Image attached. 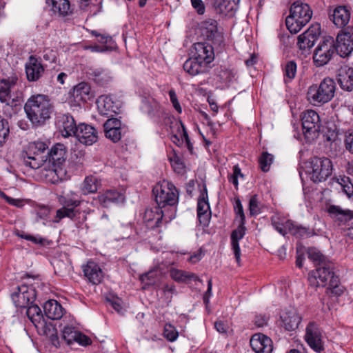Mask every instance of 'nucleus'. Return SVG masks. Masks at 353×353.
Listing matches in <instances>:
<instances>
[{
	"mask_svg": "<svg viewBox=\"0 0 353 353\" xmlns=\"http://www.w3.org/2000/svg\"><path fill=\"white\" fill-rule=\"evenodd\" d=\"M333 264L325 263L308 274V281L311 286L325 287L328 284L327 293L334 296H340L344 292V288L339 283V279L334 275Z\"/></svg>",
	"mask_w": 353,
	"mask_h": 353,
	"instance_id": "1",
	"label": "nucleus"
},
{
	"mask_svg": "<svg viewBox=\"0 0 353 353\" xmlns=\"http://www.w3.org/2000/svg\"><path fill=\"white\" fill-rule=\"evenodd\" d=\"M24 110L27 117L33 125H41L50 118L52 106L47 96L37 94L28 99Z\"/></svg>",
	"mask_w": 353,
	"mask_h": 353,
	"instance_id": "2",
	"label": "nucleus"
},
{
	"mask_svg": "<svg viewBox=\"0 0 353 353\" xmlns=\"http://www.w3.org/2000/svg\"><path fill=\"white\" fill-rule=\"evenodd\" d=\"M155 201L159 208L165 211L176 209L179 201V192L171 182L163 180L155 185L152 190Z\"/></svg>",
	"mask_w": 353,
	"mask_h": 353,
	"instance_id": "3",
	"label": "nucleus"
},
{
	"mask_svg": "<svg viewBox=\"0 0 353 353\" xmlns=\"http://www.w3.org/2000/svg\"><path fill=\"white\" fill-rule=\"evenodd\" d=\"M312 17V10L309 5L297 1L290 7V15L285 19L286 26L291 33L296 34L310 21Z\"/></svg>",
	"mask_w": 353,
	"mask_h": 353,
	"instance_id": "4",
	"label": "nucleus"
},
{
	"mask_svg": "<svg viewBox=\"0 0 353 353\" xmlns=\"http://www.w3.org/2000/svg\"><path fill=\"white\" fill-rule=\"evenodd\" d=\"M336 83L332 78L323 79L319 85L310 86L307 96L308 100L314 103L323 104L331 101L334 97Z\"/></svg>",
	"mask_w": 353,
	"mask_h": 353,
	"instance_id": "5",
	"label": "nucleus"
},
{
	"mask_svg": "<svg viewBox=\"0 0 353 353\" xmlns=\"http://www.w3.org/2000/svg\"><path fill=\"white\" fill-rule=\"evenodd\" d=\"M47 150L48 145L43 141L30 143L21 154L24 164L32 169L41 168L48 159Z\"/></svg>",
	"mask_w": 353,
	"mask_h": 353,
	"instance_id": "6",
	"label": "nucleus"
},
{
	"mask_svg": "<svg viewBox=\"0 0 353 353\" xmlns=\"http://www.w3.org/2000/svg\"><path fill=\"white\" fill-rule=\"evenodd\" d=\"M18 81V78L15 76L0 81V101L7 106L16 108L18 105L22 95Z\"/></svg>",
	"mask_w": 353,
	"mask_h": 353,
	"instance_id": "7",
	"label": "nucleus"
},
{
	"mask_svg": "<svg viewBox=\"0 0 353 353\" xmlns=\"http://www.w3.org/2000/svg\"><path fill=\"white\" fill-rule=\"evenodd\" d=\"M307 172L313 182L324 181L332 174V161L326 157H313L309 161Z\"/></svg>",
	"mask_w": 353,
	"mask_h": 353,
	"instance_id": "8",
	"label": "nucleus"
},
{
	"mask_svg": "<svg viewBox=\"0 0 353 353\" xmlns=\"http://www.w3.org/2000/svg\"><path fill=\"white\" fill-rule=\"evenodd\" d=\"M336 52L335 41L332 37H324L313 54V62L316 67L326 65Z\"/></svg>",
	"mask_w": 353,
	"mask_h": 353,
	"instance_id": "9",
	"label": "nucleus"
},
{
	"mask_svg": "<svg viewBox=\"0 0 353 353\" xmlns=\"http://www.w3.org/2000/svg\"><path fill=\"white\" fill-rule=\"evenodd\" d=\"M49 161L52 162V169L50 170L48 176L57 175V179H62L65 174L63 165L67 157V151L63 144L57 143L54 145L48 152Z\"/></svg>",
	"mask_w": 353,
	"mask_h": 353,
	"instance_id": "10",
	"label": "nucleus"
},
{
	"mask_svg": "<svg viewBox=\"0 0 353 353\" xmlns=\"http://www.w3.org/2000/svg\"><path fill=\"white\" fill-rule=\"evenodd\" d=\"M303 132L307 142H311L319 136L321 121L319 114L314 110H307L301 115Z\"/></svg>",
	"mask_w": 353,
	"mask_h": 353,
	"instance_id": "11",
	"label": "nucleus"
},
{
	"mask_svg": "<svg viewBox=\"0 0 353 353\" xmlns=\"http://www.w3.org/2000/svg\"><path fill=\"white\" fill-rule=\"evenodd\" d=\"M176 210L171 209L170 211H165L161 208L147 209L144 214V221L152 228L159 227L162 221L169 223L175 218Z\"/></svg>",
	"mask_w": 353,
	"mask_h": 353,
	"instance_id": "12",
	"label": "nucleus"
},
{
	"mask_svg": "<svg viewBox=\"0 0 353 353\" xmlns=\"http://www.w3.org/2000/svg\"><path fill=\"white\" fill-rule=\"evenodd\" d=\"M335 48L341 57H347L353 51V26H348L338 34Z\"/></svg>",
	"mask_w": 353,
	"mask_h": 353,
	"instance_id": "13",
	"label": "nucleus"
},
{
	"mask_svg": "<svg viewBox=\"0 0 353 353\" xmlns=\"http://www.w3.org/2000/svg\"><path fill=\"white\" fill-rule=\"evenodd\" d=\"M11 297L16 307L24 308L34 303L36 292L32 286L21 285L17 287V291L12 294Z\"/></svg>",
	"mask_w": 353,
	"mask_h": 353,
	"instance_id": "14",
	"label": "nucleus"
},
{
	"mask_svg": "<svg viewBox=\"0 0 353 353\" xmlns=\"http://www.w3.org/2000/svg\"><path fill=\"white\" fill-rule=\"evenodd\" d=\"M305 339L309 346L316 352L324 350L322 342V332L319 325L310 322L306 327Z\"/></svg>",
	"mask_w": 353,
	"mask_h": 353,
	"instance_id": "15",
	"label": "nucleus"
},
{
	"mask_svg": "<svg viewBox=\"0 0 353 353\" xmlns=\"http://www.w3.org/2000/svg\"><path fill=\"white\" fill-rule=\"evenodd\" d=\"M105 136L113 143L121 140L125 133V127L121 121L116 118L108 119L103 124Z\"/></svg>",
	"mask_w": 353,
	"mask_h": 353,
	"instance_id": "16",
	"label": "nucleus"
},
{
	"mask_svg": "<svg viewBox=\"0 0 353 353\" xmlns=\"http://www.w3.org/2000/svg\"><path fill=\"white\" fill-rule=\"evenodd\" d=\"M321 34L319 24L311 26L306 31L298 37L297 46L300 50L310 49Z\"/></svg>",
	"mask_w": 353,
	"mask_h": 353,
	"instance_id": "17",
	"label": "nucleus"
},
{
	"mask_svg": "<svg viewBox=\"0 0 353 353\" xmlns=\"http://www.w3.org/2000/svg\"><path fill=\"white\" fill-rule=\"evenodd\" d=\"M56 124L64 137L74 136L78 128L74 117L69 114H59Z\"/></svg>",
	"mask_w": 353,
	"mask_h": 353,
	"instance_id": "18",
	"label": "nucleus"
},
{
	"mask_svg": "<svg viewBox=\"0 0 353 353\" xmlns=\"http://www.w3.org/2000/svg\"><path fill=\"white\" fill-rule=\"evenodd\" d=\"M74 137H76L81 143L91 145L97 141L98 132L93 126L80 123Z\"/></svg>",
	"mask_w": 353,
	"mask_h": 353,
	"instance_id": "19",
	"label": "nucleus"
},
{
	"mask_svg": "<svg viewBox=\"0 0 353 353\" xmlns=\"http://www.w3.org/2000/svg\"><path fill=\"white\" fill-rule=\"evenodd\" d=\"M94 97L90 85L85 82H81L75 85L72 93L73 101L79 106L90 101Z\"/></svg>",
	"mask_w": 353,
	"mask_h": 353,
	"instance_id": "20",
	"label": "nucleus"
},
{
	"mask_svg": "<svg viewBox=\"0 0 353 353\" xmlns=\"http://www.w3.org/2000/svg\"><path fill=\"white\" fill-rule=\"evenodd\" d=\"M250 343L256 353H271L273 350L272 339L261 333L254 334L250 339Z\"/></svg>",
	"mask_w": 353,
	"mask_h": 353,
	"instance_id": "21",
	"label": "nucleus"
},
{
	"mask_svg": "<svg viewBox=\"0 0 353 353\" xmlns=\"http://www.w3.org/2000/svg\"><path fill=\"white\" fill-rule=\"evenodd\" d=\"M97 103L101 115L112 117L119 112V105L113 101L110 96L101 95L99 97Z\"/></svg>",
	"mask_w": 353,
	"mask_h": 353,
	"instance_id": "22",
	"label": "nucleus"
},
{
	"mask_svg": "<svg viewBox=\"0 0 353 353\" xmlns=\"http://www.w3.org/2000/svg\"><path fill=\"white\" fill-rule=\"evenodd\" d=\"M194 48L195 50L194 57L200 60V61L209 65L214 60V48L211 44L207 42H198L194 43Z\"/></svg>",
	"mask_w": 353,
	"mask_h": 353,
	"instance_id": "23",
	"label": "nucleus"
},
{
	"mask_svg": "<svg viewBox=\"0 0 353 353\" xmlns=\"http://www.w3.org/2000/svg\"><path fill=\"white\" fill-rule=\"evenodd\" d=\"M103 208H109L112 204L123 203L125 196L123 193L116 190H108L100 193L95 199Z\"/></svg>",
	"mask_w": 353,
	"mask_h": 353,
	"instance_id": "24",
	"label": "nucleus"
},
{
	"mask_svg": "<svg viewBox=\"0 0 353 353\" xmlns=\"http://www.w3.org/2000/svg\"><path fill=\"white\" fill-rule=\"evenodd\" d=\"M26 73L29 81H37L44 73V68L41 61L34 56H30L26 63Z\"/></svg>",
	"mask_w": 353,
	"mask_h": 353,
	"instance_id": "25",
	"label": "nucleus"
},
{
	"mask_svg": "<svg viewBox=\"0 0 353 353\" xmlns=\"http://www.w3.org/2000/svg\"><path fill=\"white\" fill-rule=\"evenodd\" d=\"M83 272L88 281L93 285H97L103 280V273L102 270L97 263L92 261H89L85 265H83Z\"/></svg>",
	"mask_w": 353,
	"mask_h": 353,
	"instance_id": "26",
	"label": "nucleus"
},
{
	"mask_svg": "<svg viewBox=\"0 0 353 353\" xmlns=\"http://www.w3.org/2000/svg\"><path fill=\"white\" fill-rule=\"evenodd\" d=\"M351 12L350 9L345 6L336 7L332 13L330 14V19L338 28L346 26L350 19Z\"/></svg>",
	"mask_w": 353,
	"mask_h": 353,
	"instance_id": "27",
	"label": "nucleus"
},
{
	"mask_svg": "<svg viewBox=\"0 0 353 353\" xmlns=\"http://www.w3.org/2000/svg\"><path fill=\"white\" fill-rule=\"evenodd\" d=\"M245 224V221H239L238 228L233 230L231 234V246L236 261L239 264L241 259V250L239 241L242 239L245 234L246 228Z\"/></svg>",
	"mask_w": 353,
	"mask_h": 353,
	"instance_id": "28",
	"label": "nucleus"
},
{
	"mask_svg": "<svg viewBox=\"0 0 353 353\" xmlns=\"http://www.w3.org/2000/svg\"><path fill=\"white\" fill-rule=\"evenodd\" d=\"M327 212L331 214L338 218L341 221H347L352 219L351 225L345 230V235L353 239V213L349 210H343L338 205H332L328 209Z\"/></svg>",
	"mask_w": 353,
	"mask_h": 353,
	"instance_id": "29",
	"label": "nucleus"
},
{
	"mask_svg": "<svg viewBox=\"0 0 353 353\" xmlns=\"http://www.w3.org/2000/svg\"><path fill=\"white\" fill-rule=\"evenodd\" d=\"M184 70L191 76L206 73L209 70V65L200 61L196 57H190L183 63Z\"/></svg>",
	"mask_w": 353,
	"mask_h": 353,
	"instance_id": "30",
	"label": "nucleus"
},
{
	"mask_svg": "<svg viewBox=\"0 0 353 353\" xmlns=\"http://www.w3.org/2000/svg\"><path fill=\"white\" fill-rule=\"evenodd\" d=\"M338 83L343 90H353V68L347 66L341 68L338 74Z\"/></svg>",
	"mask_w": 353,
	"mask_h": 353,
	"instance_id": "31",
	"label": "nucleus"
},
{
	"mask_svg": "<svg viewBox=\"0 0 353 353\" xmlns=\"http://www.w3.org/2000/svg\"><path fill=\"white\" fill-rule=\"evenodd\" d=\"M201 30L202 35L208 40L213 39L220 40L221 34L218 31L217 21L216 20L209 19L204 21L201 23Z\"/></svg>",
	"mask_w": 353,
	"mask_h": 353,
	"instance_id": "32",
	"label": "nucleus"
},
{
	"mask_svg": "<svg viewBox=\"0 0 353 353\" xmlns=\"http://www.w3.org/2000/svg\"><path fill=\"white\" fill-rule=\"evenodd\" d=\"M51 10L59 17L70 16L73 12V8L69 0H51Z\"/></svg>",
	"mask_w": 353,
	"mask_h": 353,
	"instance_id": "33",
	"label": "nucleus"
},
{
	"mask_svg": "<svg viewBox=\"0 0 353 353\" xmlns=\"http://www.w3.org/2000/svg\"><path fill=\"white\" fill-rule=\"evenodd\" d=\"M283 326L288 331L296 330L301 321V318L295 310H290L281 316Z\"/></svg>",
	"mask_w": 353,
	"mask_h": 353,
	"instance_id": "34",
	"label": "nucleus"
},
{
	"mask_svg": "<svg viewBox=\"0 0 353 353\" xmlns=\"http://www.w3.org/2000/svg\"><path fill=\"white\" fill-rule=\"evenodd\" d=\"M43 311L46 316L52 320L59 319L63 314V307L55 300L46 301L43 305Z\"/></svg>",
	"mask_w": 353,
	"mask_h": 353,
	"instance_id": "35",
	"label": "nucleus"
},
{
	"mask_svg": "<svg viewBox=\"0 0 353 353\" xmlns=\"http://www.w3.org/2000/svg\"><path fill=\"white\" fill-rule=\"evenodd\" d=\"M292 221L281 217L279 215H274L271 217V223L273 228L281 235L285 236L291 232Z\"/></svg>",
	"mask_w": 353,
	"mask_h": 353,
	"instance_id": "36",
	"label": "nucleus"
},
{
	"mask_svg": "<svg viewBox=\"0 0 353 353\" xmlns=\"http://www.w3.org/2000/svg\"><path fill=\"white\" fill-rule=\"evenodd\" d=\"M216 13L232 15L235 9V3L230 0H210Z\"/></svg>",
	"mask_w": 353,
	"mask_h": 353,
	"instance_id": "37",
	"label": "nucleus"
},
{
	"mask_svg": "<svg viewBox=\"0 0 353 353\" xmlns=\"http://www.w3.org/2000/svg\"><path fill=\"white\" fill-rule=\"evenodd\" d=\"M143 110L151 117H159L161 107L159 102L152 97H145L142 100Z\"/></svg>",
	"mask_w": 353,
	"mask_h": 353,
	"instance_id": "38",
	"label": "nucleus"
},
{
	"mask_svg": "<svg viewBox=\"0 0 353 353\" xmlns=\"http://www.w3.org/2000/svg\"><path fill=\"white\" fill-rule=\"evenodd\" d=\"M170 274L171 278L178 283H187L189 281L201 282L196 274L178 269H171Z\"/></svg>",
	"mask_w": 353,
	"mask_h": 353,
	"instance_id": "39",
	"label": "nucleus"
},
{
	"mask_svg": "<svg viewBox=\"0 0 353 353\" xmlns=\"http://www.w3.org/2000/svg\"><path fill=\"white\" fill-rule=\"evenodd\" d=\"M26 309V314L30 321L35 327H39L40 324L43 323V316L40 307L34 303L30 304Z\"/></svg>",
	"mask_w": 353,
	"mask_h": 353,
	"instance_id": "40",
	"label": "nucleus"
},
{
	"mask_svg": "<svg viewBox=\"0 0 353 353\" xmlns=\"http://www.w3.org/2000/svg\"><path fill=\"white\" fill-rule=\"evenodd\" d=\"M99 182L93 176H86L81 185V191L83 194L95 193L98 190Z\"/></svg>",
	"mask_w": 353,
	"mask_h": 353,
	"instance_id": "41",
	"label": "nucleus"
},
{
	"mask_svg": "<svg viewBox=\"0 0 353 353\" xmlns=\"http://www.w3.org/2000/svg\"><path fill=\"white\" fill-rule=\"evenodd\" d=\"M307 256L316 265H321L330 262L319 250L315 248H309L307 251Z\"/></svg>",
	"mask_w": 353,
	"mask_h": 353,
	"instance_id": "42",
	"label": "nucleus"
},
{
	"mask_svg": "<svg viewBox=\"0 0 353 353\" xmlns=\"http://www.w3.org/2000/svg\"><path fill=\"white\" fill-rule=\"evenodd\" d=\"M77 213V210H75L73 208H69L63 205L61 208L57 210L56 217L54 222H59L61 219L68 217L72 219Z\"/></svg>",
	"mask_w": 353,
	"mask_h": 353,
	"instance_id": "43",
	"label": "nucleus"
},
{
	"mask_svg": "<svg viewBox=\"0 0 353 353\" xmlns=\"http://www.w3.org/2000/svg\"><path fill=\"white\" fill-rule=\"evenodd\" d=\"M211 212L210 205L208 201L207 189L204 187V192L201 194V197L199 199L197 203V214Z\"/></svg>",
	"mask_w": 353,
	"mask_h": 353,
	"instance_id": "44",
	"label": "nucleus"
},
{
	"mask_svg": "<svg viewBox=\"0 0 353 353\" xmlns=\"http://www.w3.org/2000/svg\"><path fill=\"white\" fill-rule=\"evenodd\" d=\"M10 133L8 122L0 116V147L7 141Z\"/></svg>",
	"mask_w": 353,
	"mask_h": 353,
	"instance_id": "45",
	"label": "nucleus"
},
{
	"mask_svg": "<svg viewBox=\"0 0 353 353\" xmlns=\"http://www.w3.org/2000/svg\"><path fill=\"white\" fill-rule=\"evenodd\" d=\"M163 334L170 342L175 341L179 336V332L176 327L170 323H166L164 325Z\"/></svg>",
	"mask_w": 353,
	"mask_h": 353,
	"instance_id": "46",
	"label": "nucleus"
},
{
	"mask_svg": "<svg viewBox=\"0 0 353 353\" xmlns=\"http://www.w3.org/2000/svg\"><path fill=\"white\" fill-rule=\"evenodd\" d=\"M290 234L296 237H309L312 235V232L309 228L298 225L292 223V228H291Z\"/></svg>",
	"mask_w": 353,
	"mask_h": 353,
	"instance_id": "47",
	"label": "nucleus"
},
{
	"mask_svg": "<svg viewBox=\"0 0 353 353\" xmlns=\"http://www.w3.org/2000/svg\"><path fill=\"white\" fill-rule=\"evenodd\" d=\"M273 155L267 152H263L259 157V165L262 171L268 172L273 162Z\"/></svg>",
	"mask_w": 353,
	"mask_h": 353,
	"instance_id": "48",
	"label": "nucleus"
},
{
	"mask_svg": "<svg viewBox=\"0 0 353 353\" xmlns=\"http://www.w3.org/2000/svg\"><path fill=\"white\" fill-rule=\"evenodd\" d=\"M92 75L94 77V80L102 85L105 84L110 79L107 72L103 69L94 70L92 72Z\"/></svg>",
	"mask_w": 353,
	"mask_h": 353,
	"instance_id": "49",
	"label": "nucleus"
},
{
	"mask_svg": "<svg viewBox=\"0 0 353 353\" xmlns=\"http://www.w3.org/2000/svg\"><path fill=\"white\" fill-rule=\"evenodd\" d=\"M54 268L56 274L63 276L69 272L70 265L68 262H64L61 260H57L54 262Z\"/></svg>",
	"mask_w": 353,
	"mask_h": 353,
	"instance_id": "50",
	"label": "nucleus"
},
{
	"mask_svg": "<svg viewBox=\"0 0 353 353\" xmlns=\"http://www.w3.org/2000/svg\"><path fill=\"white\" fill-rule=\"evenodd\" d=\"M218 75L223 83H230L234 79L236 72L233 70L221 68Z\"/></svg>",
	"mask_w": 353,
	"mask_h": 353,
	"instance_id": "51",
	"label": "nucleus"
},
{
	"mask_svg": "<svg viewBox=\"0 0 353 353\" xmlns=\"http://www.w3.org/2000/svg\"><path fill=\"white\" fill-rule=\"evenodd\" d=\"M77 330L74 327L65 326L62 330V338L68 343L71 344L75 336H77Z\"/></svg>",
	"mask_w": 353,
	"mask_h": 353,
	"instance_id": "52",
	"label": "nucleus"
},
{
	"mask_svg": "<svg viewBox=\"0 0 353 353\" xmlns=\"http://www.w3.org/2000/svg\"><path fill=\"white\" fill-rule=\"evenodd\" d=\"M296 73V63L294 61H288L285 65L284 76L285 78L291 81L295 77Z\"/></svg>",
	"mask_w": 353,
	"mask_h": 353,
	"instance_id": "53",
	"label": "nucleus"
},
{
	"mask_svg": "<svg viewBox=\"0 0 353 353\" xmlns=\"http://www.w3.org/2000/svg\"><path fill=\"white\" fill-rule=\"evenodd\" d=\"M249 210L250 215L254 216L261 213L260 202L257 195L251 196L249 201Z\"/></svg>",
	"mask_w": 353,
	"mask_h": 353,
	"instance_id": "54",
	"label": "nucleus"
},
{
	"mask_svg": "<svg viewBox=\"0 0 353 353\" xmlns=\"http://www.w3.org/2000/svg\"><path fill=\"white\" fill-rule=\"evenodd\" d=\"M74 194L72 192L70 196L67 195L66 196L63 197V200L61 201L63 205L69 208H73L74 209V208L81 205L83 203V201L77 199L74 197Z\"/></svg>",
	"mask_w": 353,
	"mask_h": 353,
	"instance_id": "55",
	"label": "nucleus"
},
{
	"mask_svg": "<svg viewBox=\"0 0 353 353\" xmlns=\"http://www.w3.org/2000/svg\"><path fill=\"white\" fill-rule=\"evenodd\" d=\"M339 183L341 185L343 188V192L350 198L353 196V184L352 183L349 177L344 176L341 179V182Z\"/></svg>",
	"mask_w": 353,
	"mask_h": 353,
	"instance_id": "56",
	"label": "nucleus"
},
{
	"mask_svg": "<svg viewBox=\"0 0 353 353\" xmlns=\"http://www.w3.org/2000/svg\"><path fill=\"white\" fill-rule=\"evenodd\" d=\"M170 163L174 172L178 174H183L185 171L183 161L177 156L170 159Z\"/></svg>",
	"mask_w": 353,
	"mask_h": 353,
	"instance_id": "57",
	"label": "nucleus"
},
{
	"mask_svg": "<svg viewBox=\"0 0 353 353\" xmlns=\"http://www.w3.org/2000/svg\"><path fill=\"white\" fill-rule=\"evenodd\" d=\"M243 178L244 175L241 172V168L239 165H235L233 166V173L228 177V180L231 182L235 188L237 189L239 185L238 178Z\"/></svg>",
	"mask_w": 353,
	"mask_h": 353,
	"instance_id": "58",
	"label": "nucleus"
},
{
	"mask_svg": "<svg viewBox=\"0 0 353 353\" xmlns=\"http://www.w3.org/2000/svg\"><path fill=\"white\" fill-rule=\"evenodd\" d=\"M344 146L346 150L353 154V129L345 132L344 135Z\"/></svg>",
	"mask_w": 353,
	"mask_h": 353,
	"instance_id": "59",
	"label": "nucleus"
},
{
	"mask_svg": "<svg viewBox=\"0 0 353 353\" xmlns=\"http://www.w3.org/2000/svg\"><path fill=\"white\" fill-rule=\"evenodd\" d=\"M50 208L47 206H41L36 210V220H46L50 214Z\"/></svg>",
	"mask_w": 353,
	"mask_h": 353,
	"instance_id": "60",
	"label": "nucleus"
},
{
	"mask_svg": "<svg viewBox=\"0 0 353 353\" xmlns=\"http://www.w3.org/2000/svg\"><path fill=\"white\" fill-rule=\"evenodd\" d=\"M169 96H170V101L174 107V108L176 110V111L178 112V113H181L182 112V108H181V106L179 102V100H178V98H177V95L176 94V92L174 91V90L173 89H171L170 91H169Z\"/></svg>",
	"mask_w": 353,
	"mask_h": 353,
	"instance_id": "61",
	"label": "nucleus"
},
{
	"mask_svg": "<svg viewBox=\"0 0 353 353\" xmlns=\"http://www.w3.org/2000/svg\"><path fill=\"white\" fill-rule=\"evenodd\" d=\"M108 301L118 313L123 312V301L121 299L118 297H113L112 299H108Z\"/></svg>",
	"mask_w": 353,
	"mask_h": 353,
	"instance_id": "62",
	"label": "nucleus"
},
{
	"mask_svg": "<svg viewBox=\"0 0 353 353\" xmlns=\"http://www.w3.org/2000/svg\"><path fill=\"white\" fill-rule=\"evenodd\" d=\"M162 291L165 296H166V299H168V302L171 301L172 299V295L176 292L175 286L174 285L169 284H165L162 288Z\"/></svg>",
	"mask_w": 353,
	"mask_h": 353,
	"instance_id": "63",
	"label": "nucleus"
},
{
	"mask_svg": "<svg viewBox=\"0 0 353 353\" xmlns=\"http://www.w3.org/2000/svg\"><path fill=\"white\" fill-rule=\"evenodd\" d=\"M234 210L236 215L240 218L239 221H245L243 205L239 198L235 199Z\"/></svg>",
	"mask_w": 353,
	"mask_h": 353,
	"instance_id": "64",
	"label": "nucleus"
}]
</instances>
